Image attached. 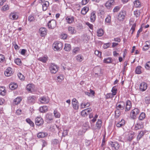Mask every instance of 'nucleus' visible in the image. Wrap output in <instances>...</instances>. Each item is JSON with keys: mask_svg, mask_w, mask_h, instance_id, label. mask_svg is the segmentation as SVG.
Returning <instances> with one entry per match:
<instances>
[{"mask_svg": "<svg viewBox=\"0 0 150 150\" xmlns=\"http://www.w3.org/2000/svg\"><path fill=\"white\" fill-rule=\"evenodd\" d=\"M59 67L57 65L52 64L50 66L49 69L52 74H55L58 70Z\"/></svg>", "mask_w": 150, "mask_h": 150, "instance_id": "obj_1", "label": "nucleus"}, {"mask_svg": "<svg viewBox=\"0 0 150 150\" xmlns=\"http://www.w3.org/2000/svg\"><path fill=\"white\" fill-rule=\"evenodd\" d=\"M19 17L18 13L15 12H12L9 15L8 18L11 20H17Z\"/></svg>", "mask_w": 150, "mask_h": 150, "instance_id": "obj_2", "label": "nucleus"}, {"mask_svg": "<svg viewBox=\"0 0 150 150\" xmlns=\"http://www.w3.org/2000/svg\"><path fill=\"white\" fill-rule=\"evenodd\" d=\"M53 47L55 50H60L62 48L63 44L61 42H56L53 44Z\"/></svg>", "mask_w": 150, "mask_h": 150, "instance_id": "obj_3", "label": "nucleus"}, {"mask_svg": "<svg viewBox=\"0 0 150 150\" xmlns=\"http://www.w3.org/2000/svg\"><path fill=\"white\" fill-rule=\"evenodd\" d=\"M139 110L137 108H135L132 110L130 114V117L132 118L135 119L136 116L139 113Z\"/></svg>", "mask_w": 150, "mask_h": 150, "instance_id": "obj_4", "label": "nucleus"}, {"mask_svg": "<svg viewBox=\"0 0 150 150\" xmlns=\"http://www.w3.org/2000/svg\"><path fill=\"white\" fill-rule=\"evenodd\" d=\"M56 22L54 20L49 21L47 23V26L50 29H53L56 26Z\"/></svg>", "mask_w": 150, "mask_h": 150, "instance_id": "obj_5", "label": "nucleus"}, {"mask_svg": "<svg viewBox=\"0 0 150 150\" xmlns=\"http://www.w3.org/2000/svg\"><path fill=\"white\" fill-rule=\"evenodd\" d=\"M126 14L125 11H120L117 16V19L120 21L123 20L125 17Z\"/></svg>", "mask_w": 150, "mask_h": 150, "instance_id": "obj_6", "label": "nucleus"}, {"mask_svg": "<svg viewBox=\"0 0 150 150\" xmlns=\"http://www.w3.org/2000/svg\"><path fill=\"white\" fill-rule=\"evenodd\" d=\"M125 106V103L123 101L117 103L116 105V108L117 110H123Z\"/></svg>", "mask_w": 150, "mask_h": 150, "instance_id": "obj_7", "label": "nucleus"}, {"mask_svg": "<svg viewBox=\"0 0 150 150\" xmlns=\"http://www.w3.org/2000/svg\"><path fill=\"white\" fill-rule=\"evenodd\" d=\"M44 120L43 119L40 117H36L35 120V124L38 126H41L43 125Z\"/></svg>", "mask_w": 150, "mask_h": 150, "instance_id": "obj_8", "label": "nucleus"}, {"mask_svg": "<svg viewBox=\"0 0 150 150\" xmlns=\"http://www.w3.org/2000/svg\"><path fill=\"white\" fill-rule=\"evenodd\" d=\"M147 87L148 85L146 83L142 82L139 85V90L142 92L144 91L147 89Z\"/></svg>", "mask_w": 150, "mask_h": 150, "instance_id": "obj_9", "label": "nucleus"}, {"mask_svg": "<svg viewBox=\"0 0 150 150\" xmlns=\"http://www.w3.org/2000/svg\"><path fill=\"white\" fill-rule=\"evenodd\" d=\"M144 127L143 124L142 122H138L134 125V129L136 130L142 129Z\"/></svg>", "mask_w": 150, "mask_h": 150, "instance_id": "obj_10", "label": "nucleus"}, {"mask_svg": "<svg viewBox=\"0 0 150 150\" xmlns=\"http://www.w3.org/2000/svg\"><path fill=\"white\" fill-rule=\"evenodd\" d=\"M36 98L35 96H29L28 98L27 102L29 104L34 103L36 100Z\"/></svg>", "mask_w": 150, "mask_h": 150, "instance_id": "obj_11", "label": "nucleus"}, {"mask_svg": "<svg viewBox=\"0 0 150 150\" xmlns=\"http://www.w3.org/2000/svg\"><path fill=\"white\" fill-rule=\"evenodd\" d=\"M39 100L40 103L42 104H47L49 101V100L48 98L44 96L40 98Z\"/></svg>", "mask_w": 150, "mask_h": 150, "instance_id": "obj_12", "label": "nucleus"}, {"mask_svg": "<svg viewBox=\"0 0 150 150\" xmlns=\"http://www.w3.org/2000/svg\"><path fill=\"white\" fill-rule=\"evenodd\" d=\"M115 2L114 0H109L105 3V6L108 9H109L112 6L114 5Z\"/></svg>", "mask_w": 150, "mask_h": 150, "instance_id": "obj_13", "label": "nucleus"}, {"mask_svg": "<svg viewBox=\"0 0 150 150\" xmlns=\"http://www.w3.org/2000/svg\"><path fill=\"white\" fill-rule=\"evenodd\" d=\"M110 144L111 147L114 148L116 150H118L120 146V145L117 142H110Z\"/></svg>", "mask_w": 150, "mask_h": 150, "instance_id": "obj_14", "label": "nucleus"}, {"mask_svg": "<svg viewBox=\"0 0 150 150\" xmlns=\"http://www.w3.org/2000/svg\"><path fill=\"white\" fill-rule=\"evenodd\" d=\"M13 74L12 69L11 67H8L6 70L4 72V74L7 76H11Z\"/></svg>", "mask_w": 150, "mask_h": 150, "instance_id": "obj_15", "label": "nucleus"}, {"mask_svg": "<svg viewBox=\"0 0 150 150\" xmlns=\"http://www.w3.org/2000/svg\"><path fill=\"white\" fill-rule=\"evenodd\" d=\"M39 33L42 37H44L47 33V29L45 28H41L39 29Z\"/></svg>", "mask_w": 150, "mask_h": 150, "instance_id": "obj_16", "label": "nucleus"}, {"mask_svg": "<svg viewBox=\"0 0 150 150\" xmlns=\"http://www.w3.org/2000/svg\"><path fill=\"white\" fill-rule=\"evenodd\" d=\"M132 107L131 102L129 100L127 101L126 103V106L125 109V111H129Z\"/></svg>", "mask_w": 150, "mask_h": 150, "instance_id": "obj_17", "label": "nucleus"}, {"mask_svg": "<svg viewBox=\"0 0 150 150\" xmlns=\"http://www.w3.org/2000/svg\"><path fill=\"white\" fill-rule=\"evenodd\" d=\"M102 121L100 120H98V121L96 122V128H93V129L95 130L96 129L98 130L100 129L102 126Z\"/></svg>", "mask_w": 150, "mask_h": 150, "instance_id": "obj_18", "label": "nucleus"}, {"mask_svg": "<svg viewBox=\"0 0 150 150\" xmlns=\"http://www.w3.org/2000/svg\"><path fill=\"white\" fill-rule=\"evenodd\" d=\"M125 124V121L123 119H122L121 121L117 123L115 122V125L116 127L118 128L121 127L124 125Z\"/></svg>", "mask_w": 150, "mask_h": 150, "instance_id": "obj_19", "label": "nucleus"}, {"mask_svg": "<svg viewBox=\"0 0 150 150\" xmlns=\"http://www.w3.org/2000/svg\"><path fill=\"white\" fill-rule=\"evenodd\" d=\"M67 22L69 24L72 23L74 20V18L73 16H67L65 18Z\"/></svg>", "mask_w": 150, "mask_h": 150, "instance_id": "obj_20", "label": "nucleus"}, {"mask_svg": "<svg viewBox=\"0 0 150 150\" xmlns=\"http://www.w3.org/2000/svg\"><path fill=\"white\" fill-rule=\"evenodd\" d=\"M85 93L89 97H92L94 96L95 92L92 90L90 89L89 91H88L85 92Z\"/></svg>", "mask_w": 150, "mask_h": 150, "instance_id": "obj_21", "label": "nucleus"}, {"mask_svg": "<svg viewBox=\"0 0 150 150\" xmlns=\"http://www.w3.org/2000/svg\"><path fill=\"white\" fill-rule=\"evenodd\" d=\"M75 58L77 62H81L84 59L83 57L81 54H79L77 55L75 57Z\"/></svg>", "mask_w": 150, "mask_h": 150, "instance_id": "obj_22", "label": "nucleus"}, {"mask_svg": "<svg viewBox=\"0 0 150 150\" xmlns=\"http://www.w3.org/2000/svg\"><path fill=\"white\" fill-rule=\"evenodd\" d=\"M34 88V85L33 84H29L27 86V89L31 92L33 91Z\"/></svg>", "mask_w": 150, "mask_h": 150, "instance_id": "obj_23", "label": "nucleus"}, {"mask_svg": "<svg viewBox=\"0 0 150 150\" xmlns=\"http://www.w3.org/2000/svg\"><path fill=\"white\" fill-rule=\"evenodd\" d=\"M90 105V103L89 102H87L86 103L84 102H83L81 104V108H84L89 107Z\"/></svg>", "mask_w": 150, "mask_h": 150, "instance_id": "obj_24", "label": "nucleus"}, {"mask_svg": "<svg viewBox=\"0 0 150 150\" xmlns=\"http://www.w3.org/2000/svg\"><path fill=\"white\" fill-rule=\"evenodd\" d=\"M48 59V58L47 56H45L42 57H40L38 58V60L43 63H46Z\"/></svg>", "mask_w": 150, "mask_h": 150, "instance_id": "obj_25", "label": "nucleus"}, {"mask_svg": "<svg viewBox=\"0 0 150 150\" xmlns=\"http://www.w3.org/2000/svg\"><path fill=\"white\" fill-rule=\"evenodd\" d=\"M146 132V131H142L140 132L139 134L137 136V139L138 140H139L144 134Z\"/></svg>", "mask_w": 150, "mask_h": 150, "instance_id": "obj_26", "label": "nucleus"}, {"mask_svg": "<svg viewBox=\"0 0 150 150\" xmlns=\"http://www.w3.org/2000/svg\"><path fill=\"white\" fill-rule=\"evenodd\" d=\"M96 19V13L94 11L92 12L91 13L90 20L92 22H94Z\"/></svg>", "mask_w": 150, "mask_h": 150, "instance_id": "obj_27", "label": "nucleus"}, {"mask_svg": "<svg viewBox=\"0 0 150 150\" xmlns=\"http://www.w3.org/2000/svg\"><path fill=\"white\" fill-rule=\"evenodd\" d=\"M39 110L41 112H45L48 110V108L47 106H43L40 107Z\"/></svg>", "mask_w": 150, "mask_h": 150, "instance_id": "obj_28", "label": "nucleus"}, {"mask_svg": "<svg viewBox=\"0 0 150 150\" xmlns=\"http://www.w3.org/2000/svg\"><path fill=\"white\" fill-rule=\"evenodd\" d=\"M89 10V8L87 6H85L81 10V13L82 14L85 15Z\"/></svg>", "mask_w": 150, "mask_h": 150, "instance_id": "obj_29", "label": "nucleus"}, {"mask_svg": "<svg viewBox=\"0 0 150 150\" xmlns=\"http://www.w3.org/2000/svg\"><path fill=\"white\" fill-rule=\"evenodd\" d=\"M47 134L46 132H40L39 133L38 135L37 136L39 138H44L47 136Z\"/></svg>", "mask_w": 150, "mask_h": 150, "instance_id": "obj_30", "label": "nucleus"}, {"mask_svg": "<svg viewBox=\"0 0 150 150\" xmlns=\"http://www.w3.org/2000/svg\"><path fill=\"white\" fill-rule=\"evenodd\" d=\"M49 5V3L48 1H46L42 4L43 10L46 11Z\"/></svg>", "mask_w": 150, "mask_h": 150, "instance_id": "obj_31", "label": "nucleus"}, {"mask_svg": "<svg viewBox=\"0 0 150 150\" xmlns=\"http://www.w3.org/2000/svg\"><path fill=\"white\" fill-rule=\"evenodd\" d=\"M18 86V85L16 83H11L9 85L10 88L12 90H13L16 88Z\"/></svg>", "mask_w": 150, "mask_h": 150, "instance_id": "obj_32", "label": "nucleus"}, {"mask_svg": "<svg viewBox=\"0 0 150 150\" xmlns=\"http://www.w3.org/2000/svg\"><path fill=\"white\" fill-rule=\"evenodd\" d=\"M134 6L136 8L140 7L141 6V4L138 0H136L134 2Z\"/></svg>", "mask_w": 150, "mask_h": 150, "instance_id": "obj_33", "label": "nucleus"}, {"mask_svg": "<svg viewBox=\"0 0 150 150\" xmlns=\"http://www.w3.org/2000/svg\"><path fill=\"white\" fill-rule=\"evenodd\" d=\"M97 35L98 37L102 36L104 34V31L101 28L98 30L97 32Z\"/></svg>", "mask_w": 150, "mask_h": 150, "instance_id": "obj_34", "label": "nucleus"}, {"mask_svg": "<svg viewBox=\"0 0 150 150\" xmlns=\"http://www.w3.org/2000/svg\"><path fill=\"white\" fill-rule=\"evenodd\" d=\"M64 49L66 51H69L71 49V45L68 44H65Z\"/></svg>", "mask_w": 150, "mask_h": 150, "instance_id": "obj_35", "label": "nucleus"}, {"mask_svg": "<svg viewBox=\"0 0 150 150\" xmlns=\"http://www.w3.org/2000/svg\"><path fill=\"white\" fill-rule=\"evenodd\" d=\"M22 99L21 97H18L14 99L13 103L14 104L17 105L20 102Z\"/></svg>", "mask_w": 150, "mask_h": 150, "instance_id": "obj_36", "label": "nucleus"}, {"mask_svg": "<svg viewBox=\"0 0 150 150\" xmlns=\"http://www.w3.org/2000/svg\"><path fill=\"white\" fill-rule=\"evenodd\" d=\"M53 116L52 114L48 113L46 116V119L47 121H50L52 120Z\"/></svg>", "mask_w": 150, "mask_h": 150, "instance_id": "obj_37", "label": "nucleus"}, {"mask_svg": "<svg viewBox=\"0 0 150 150\" xmlns=\"http://www.w3.org/2000/svg\"><path fill=\"white\" fill-rule=\"evenodd\" d=\"M5 93L6 91L5 87H0V94L2 96H4Z\"/></svg>", "mask_w": 150, "mask_h": 150, "instance_id": "obj_38", "label": "nucleus"}, {"mask_svg": "<svg viewBox=\"0 0 150 150\" xmlns=\"http://www.w3.org/2000/svg\"><path fill=\"white\" fill-rule=\"evenodd\" d=\"M68 30L69 33L71 34H73L75 33L76 32L74 28L73 27L71 26L69 27Z\"/></svg>", "mask_w": 150, "mask_h": 150, "instance_id": "obj_39", "label": "nucleus"}, {"mask_svg": "<svg viewBox=\"0 0 150 150\" xmlns=\"http://www.w3.org/2000/svg\"><path fill=\"white\" fill-rule=\"evenodd\" d=\"M142 67L140 66H137L135 70V72L136 74H139L141 73L142 70L141 69Z\"/></svg>", "mask_w": 150, "mask_h": 150, "instance_id": "obj_40", "label": "nucleus"}, {"mask_svg": "<svg viewBox=\"0 0 150 150\" xmlns=\"http://www.w3.org/2000/svg\"><path fill=\"white\" fill-rule=\"evenodd\" d=\"M145 116L146 115L144 113H141L139 117V119L140 120H143L145 118Z\"/></svg>", "mask_w": 150, "mask_h": 150, "instance_id": "obj_41", "label": "nucleus"}, {"mask_svg": "<svg viewBox=\"0 0 150 150\" xmlns=\"http://www.w3.org/2000/svg\"><path fill=\"white\" fill-rule=\"evenodd\" d=\"M63 131L62 134L63 136L65 137L68 134L69 132V129H65V128H63Z\"/></svg>", "mask_w": 150, "mask_h": 150, "instance_id": "obj_42", "label": "nucleus"}, {"mask_svg": "<svg viewBox=\"0 0 150 150\" xmlns=\"http://www.w3.org/2000/svg\"><path fill=\"white\" fill-rule=\"evenodd\" d=\"M80 51V48L78 47H76L73 50L72 53L74 54L78 53Z\"/></svg>", "mask_w": 150, "mask_h": 150, "instance_id": "obj_43", "label": "nucleus"}, {"mask_svg": "<svg viewBox=\"0 0 150 150\" xmlns=\"http://www.w3.org/2000/svg\"><path fill=\"white\" fill-rule=\"evenodd\" d=\"M9 9V6L8 5H6L3 6L1 9L2 11H6Z\"/></svg>", "mask_w": 150, "mask_h": 150, "instance_id": "obj_44", "label": "nucleus"}, {"mask_svg": "<svg viewBox=\"0 0 150 150\" xmlns=\"http://www.w3.org/2000/svg\"><path fill=\"white\" fill-rule=\"evenodd\" d=\"M134 16L136 17L137 18L139 17L140 14V12L139 10H136L134 11Z\"/></svg>", "mask_w": 150, "mask_h": 150, "instance_id": "obj_45", "label": "nucleus"}, {"mask_svg": "<svg viewBox=\"0 0 150 150\" xmlns=\"http://www.w3.org/2000/svg\"><path fill=\"white\" fill-rule=\"evenodd\" d=\"M64 77L62 75H60L57 77V81L58 82H61L64 79Z\"/></svg>", "mask_w": 150, "mask_h": 150, "instance_id": "obj_46", "label": "nucleus"}, {"mask_svg": "<svg viewBox=\"0 0 150 150\" xmlns=\"http://www.w3.org/2000/svg\"><path fill=\"white\" fill-rule=\"evenodd\" d=\"M35 20V18L34 16L31 15L28 16V20L30 22H33Z\"/></svg>", "mask_w": 150, "mask_h": 150, "instance_id": "obj_47", "label": "nucleus"}, {"mask_svg": "<svg viewBox=\"0 0 150 150\" xmlns=\"http://www.w3.org/2000/svg\"><path fill=\"white\" fill-rule=\"evenodd\" d=\"M26 121L31 126L33 127L34 126L33 122L31 121L30 119L27 118L26 119Z\"/></svg>", "mask_w": 150, "mask_h": 150, "instance_id": "obj_48", "label": "nucleus"}, {"mask_svg": "<svg viewBox=\"0 0 150 150\" xmlns=\"http://www.w3.org/2000/svg\"><path fill=\"white\" fill-rule=\"evenodd\" d=\"M111 58L110 57H108L107 58L103 60V62L106 63H109L111 62Z\"/></svg>", "mask_w": 150, "mask_h": 150, "instance_id": "obj_49", "label": "nucleus"}, {"mask_svg": "<svg viewBox=\"0 0 150 150\" xmlns=\"http://www.w3.org/2000/svg\"><path fill=\"white\" fill-rule=\"evenodd\" d=\"M14 62L18 65H20L21 64V60L18 58L14 60Z\"/></svg>", "mask_w": 150, "mask_h": 150, "instance_id": "obj_50", "label": "nucleus"}, {"mask_svg": "<svg viewBox=\"0 0 150 150\" xmlns=\"http://www.w3.org/2000/svg\"><path fill=\"white\" fill-rule=\"evenodd\" d=\"M136 25V23L132 25V27L131 28V29H130V32L131 33V34H133L135 30Z\"/></svg>", "mask_w": 150, "mask_h": 150, "instance_id": "obj_51", "label": "nucleus"}, {"mask_svg": "<svg viewBox=\"0 0 150 150\" xmlns=\"http://www.w3.org/2000/svg\"><path fill=\"white\" fill-rule=\"evenodd\" d=\"M102 53L98 50H96L95 52V54L99 57H101Z\"/></svg>", "mask_w": 150, "mask_h": 150, "instance_id": "obj_52", "label": "nucleus"}, {"mask_svg": "<svg viewBox=\"0 0 150 150\" xmlns=\"http://www.w3.org/2000/svg\"><path fill=\"white\" fill-rule=\"evenodd\" d=\"M111 18L110 16L108 15L107 17L106 18L105 21L106 23H110L111 22Z\"/></svg>", "mask_w": 150, "mask_h": 150, "instance_id": "obj_53", "label": "nucleus"}, {"mask_svg": "<svg viewBox=\"0 0 150 150\" xmlns=\"http://www.w3.org/2000/svg\"><path fill=\"white\" fill-rule=\"evenodd\" d=\"M129 140H132L134 137V134L133 132L129 133Z\"/></svg>", "mask_w": 150, "mask_h": 150, "instance_id": "obj_54", "label": "nucleus"}, {"mask_svg": "<svg viewBox=\"0 0 150 150\" xmlns=\"http://www.w3.org/2000/svg\"><path fill=\"white\" fill-rule=\"evenodd\" d=\"M54 116L56 117L59 118L60 117V114L59 112H57L56 110H55L54 112Z\"/></svg>", "mask_w": 150, "mask_h": 150, "instance_id": "obj_55", "label": "nucleus"}, {"mask_svg": "<svg viewBox=\"0 0 150 150\" xmlns=\"http://www.w3.org/2000/svg\"><path fill=\"white\" fill-rule=\"evenodd\" d=\"M73 108L76 110L78 109L79 106L78 105L77 103H73L72 104Z\"/></svg>", "mask_w": 150, "mask_h": 150, "instance_id": "obj_56", "label": "nucleus"}, {"mask_svg": "<svg viewBox=\"0 0 150 150\" xmlns=\"http://www.w3.org/2000/svg\"><path fill=\"white\" fill-rule=\"evenodd\" d=\"M81 115L84 117H85L87 116L88 114V113L87 112L85 109L81 111Z\"/></svg>", "mask_w": 150, "mask_h": 150, "instance_id": "obj_57", "label": "nucleus"}, {"mask_svg": "<svg viewBox=\"0 0 150 150\" xmlns=\"http://www.w3.org/2000/svg\"><path fill=\"white\" fill-rule=\"evenodd\" d=\"M113 94L115 96L117 93V89L115 88V87H113L111 91Z\"/></svg>", "mask_w": 150, "mask_h": 150, "instance_id": "obj_58", "label": "nucleus"}, {"mask_svg": "<svg viewBox=\"0 0 150 150\" xmlns=\"http://www.w3.org/2000/svg\"><path fill=\"white\" fill-rule=\"evenodd\" d=\"M114 95L112 93H108L106 95V98L108 99L110 98H112L113 97Z\"/></svg>", "mask_w": 150, "mask_h": 150, "instance_id": "obj_59", "label": "nucleus"}, {"mask_svg": "<svg viewBox=\"0 0 150 150\" xmlns=\"http://www.w3.org/2000/svg\"><path fill=\"white\" fill-rule=\"evenodd\" d=\"M5 59V57L2 54H0V62H4Z\"/></svg>", "mask_w": 150, "mask_h": 150, "instance_id": "obj_60", "label": "nucleus"}, {"mask_svg": "<svg viewBox=\"0 0 150 150\" xmlns=\"http://www.w3.org/2000/svg\"><path fill=\"white\" fill-rule=\"evenodd\" d=\"M18 76L19 78L21 80H24V77L23 75L21 73H19L18 74Z\"/></svg>", "mask_w": 150, "mask_h": 150, "instance_id": "obj_61", "label": "nucleus"}, {"mask_svg": "<svg viewBox=\"0 0 150 150\" xmlns=\"http://www.w3.org/2000/svg\"><path fill=\"white\" fill-rule=\"evenodd\" d=\"M119 110H117L115 111V115L117 117H118L120 116V112Z\"/></svg>", "mask_w": 150, "mask_h": 150, "instance_id": "obj_62", "label": "nucleus"}, {"mask_svg": "<svg viewBox=\"0 0 150 150\" xmlns=\"http://www.w3.org/2000/svg\"><path fill=\"white\" fill-rule=\"evenodd\" d=\"M145 102L147 104L150 103V98L149 97H146L145 98Z\"/></svg>", "mask_w": 150, "mask_h": 150, "instance_id": "obj_63", "label": "nucleus"}, {"mask_svg": "<svg viewBox=\"0 0 150 150\" xmlns=\"http://www.w3.org/2000/svg\"><path fill=\"white\" fill-rule=\"evenodd\" d=\"M145 67L146 69H149L150 68V62H149L146 63Z\"/></svg>", "mask_w": 150, "mask_h": 150, "instance_id": "obj_64", "label": "nucleus"}]
</instances>
